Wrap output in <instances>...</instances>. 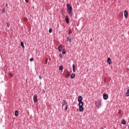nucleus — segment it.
<instances>
[{
  "label": "nucleus",
  "mask_w": 129,
  "mask_h": 129,
  "mask_svg": "<svg viewBox=\"0 0 129 129\" xmlns=\"http://www.w3.org/2000/svg\"><path fill=\"white\" fill-rule=\"evenodd\" d=\"M58 51H59V52H61V51H62V45H59L58 46Z\"/></svg>",
  "instance_id": "9"
},
{
  "label": "nucleus",
  "mask_w": 129,
  "mask_h": 129,
  "mask_svg": "<svg viewBox=\"0 0 129 129\" xmlns=\"http://www.w3.org/2000/svg\"><path fill=\"white\" fill-rule=\"evenodd\" d=\"M7 26L8 28H10V24L9 23V22H7L6 23Z\"/></svg>",
  "instance_id": "23"
},
{
  "label": "nucleus",
  "mask_w": 129,
  "mask_h": 129,
  "mask_svg": "<svg viewBox=\"0 0 129 129\" xmlns=\"http://www.w3.org/2000/svg\"><path fill=\"white\" fill-rule=\"evenodd\" d=\"M33 101H34V102H35V103H36V102H38V96H37L36 95H35L34 96Z\"/></svg>",
  "instance_id": "3"
},
{
  "label": "nucleus",
  "mask_w": 129,
  "mask_h": 129,
  "mask_svg": "<svg viewBox=\"0 0 129 129\" xmlns=\"http://www.w3.org/2000/svg\"><path fill=\"white\" fill-rule=\"evenodd\" d=\"M68 109V106H66L65 108H64V111H66Z\"/></svg>",
  "instance_id": "25"
},
{
  "label": "nucleus",
  "mask_w": 129,
  "mask_h": 129,
  "mask_svg": "<svg viewBox=\"0 0 129 129\" xmlns=\"http://www.w3.org/2000/svg\"><path fill=\"white\" fill-rule=\"evenodd\" d=\"M101 107V101H98V104L97 105V108L98 109Z\"/></svg>",
  "instance_id": "6"
},
{
  "label": "nucleus",
  "mask_w": 129,
  "mask_h": 129,
  "mask_svg": "<svg viewBox=\"0 0 129 129\" xmlns=\"http://www.w3.org/2000/svg\"><path fill=\"white\" fill-rule=\"evenodd\" d=\"M107 63L109 64H111V59L109 57L107 58Z\"/></svg>",
  "instance_id": "10"
},
{
  "label": "nucleus",
  "mask_w": 129,
  "mask_h": 129,
  "mask_svg": "<svg viewBox=\"0 0 129 129\" xmlns=\"http://www.w3.org/2000/svg\"><path fill=\"white\" fill-rule=\"evenodd\" d=\"M67 41L69 42V43H71V38L70 37H68Z\"/></svg>",
  "instance_id": "15"
},
{
  "label": "nucleus",
  "mask_w": 129,
  "mask_h": 129,
  "mask_svg": "<svg viewBox=\"0 0 129 129\" xmlns=\"http://www.w3.org/2000/svg\"><path fill=\"white\" fill-rule=\"evenodd\" d=\"M59 57H60V58H63V56L62 55V54L60 53L59 54Z\"/></svg>",
  "instance_id": "24"
},
{
  "label": "nucleus",
  "mask_w": 129,
  "mask_h": 129,
  "mask_svg": "<svg viewBox=\"0 0 129 129\" xmlns=\"http://www.w3.org/2000/svg\"><path fill=\"white\" fill-rule=\"evenodd\" d=\"M69 34H72V31H71V29L69 30Z\"/></svg>",
  "instance_id": "30"
},
{
  "label": "nucleus",
  "mask_w": 129,
  "mask_h": 129,
  "mask_svg": "<svg viewBox=\"0 0 129 129\" xmlns=\"http://www.w3.org/2000/svg\"><path fill=\"white\" fill-rule=\"evenodd\" d=\"M29 61L30 62H33V61H34V58H30Z\"/></svg>",
  "instance_id": "22"
},
{
  "label": "nucleus",
  "mask_w": 129,
  "mask_h": 129,
  "mask_svg": "<svg viewBox=\"0 0 129 129\" xmlns=\"http://www.w3.org/2000/svg\"><path fill=\"white\" fill-rule=\"evenodd\" d=\"M45 64H48V58L46 59Z\"/></svg>",
  "instance_id": "26"
},
{
  "label": "nucleus",
  "mask_w": 129,
  "mask_h": 129,
  "mask_svg": "<svg viewBox=\"0 0 129 129\" xmlns=\"http://www.w3.org/2000/svg\"><path fill=\"white\" fill-rule=\"evenodd\" d=\"M65 20L67 24H69V18H68V16H66Z\"/></svg>",
  "instance_id": "8"
},
{
  "label": "nucleus",
  "mask_w": 129,
  "mask_h": 129,
  "mask_svg": "<svg viewBox=\"0 0 129 129\" xmlns=\"http://www.w3.org/2000/svg\"><path fill=\"white\" fill-rule=\"evenodd\" d=\"M126 96H129V89H127L126 92Z\"/></svg>",
  "instance_id": "18"
},
{
  "label": "nucleus",
  "mask_w": 129,
  "mask_h": 129,
  "mask_svg": "<svg viewBox=\"0 0 129 129\" xmlns=\"http://www.w3.org/2000/svg\"><path fill=\"white\" fill-rule=\"evenodd\" d=\"M121 123L122 124H126V121L125 120L123 119L121 120Z\"/></svg>",
  "instance_id": "12"
},
{
  "label": "nucleus",
  "mask_w": 129,
  "mask_h": 129,
  "mask_svg": "<svg viewBox=\"0 0 129 129\" xmlns=\"http://www.w3.org/2000/svg\"><path fill=\"white\" fill-rule=\"evenodd\" d=\"M73 71L74 73H75V65L73 64Z\"/></svg>",
  "instance_id": "16"
},
{
  "label": "nucleus",
  "mask_w": 129,
  "mask_h": 129,
  "mask_svg": "<svg viewBox=\"0 0 129 129\" xmlns=\"http://www.w3.org/2000/svg\"><path fill=\"white\" fill-rule=\"evenodd\" d=\"M62 54L64 55V54L66 53V50L65 49V48H63L62 49Z\"/></svg>",
  "instance_id": "19"
},
{
  "label": "nucleus",
  "mask_w": 129,
  "mask_h": 129,
  "mask_svg": "<svg viewBox=\"0 0 129 129\" xmlns=\"http://www.w3.org/2000/svg\"><path fill=\"white\" fill-rule=\"evenodd\" d=\"M15 116L19 115V111H18V110L15 111Z\"/></svg>",
  "instance_id": "17"
},
{
  "label": "nucleus",
  "mask_w": 129,
  "mask_h": 129,
  "mask_svg": "<svg viewBox=\"0 0 129 129\" xmlns=\"http://www.w3.org/2000/svg\"><path fill=\"white\" fill-rule=\"evenodd\" d=\"M2 13H6V9H3V10H2Z\"/></svg>",
  "instance_id": "27"
},
{
  "label": "nucleus",
  "mask_w": 129,
  "mask_h": 129,
  "mask_svg": "<svg viewBox=\"0 0 129 129\" xmlns=\"http://www.w3.org/2000/svg\"><path fill=\"white\" fill-rule=\"evenodd\" d=\"M127 16H128V13L127 12V11H124V17L125 19L127 18Z\"/></svg>",
  "instance_id": "5"
},
{
  "label": "nucleus",
  "mask_w": 129,
  "mask_h": 129,
  "mask_svg": "<svg viewBox=\"0 0 129 129\" xmlns=\"http://www.w3.org/2000/svg\"><path fill=\"white\" fill-rule=\"evenodd\" d=\"M59 70H63L64 68H63V66H60L59 68Z\"/></svg>",
  "instance_id": "20"
},
{
  "label": "nucleus",
  "mask_w": 129,
  "mask_h": 129,
  "mask_svg": "<svg viewBox=\"0 0 129 129\" xmlns=\"http://www.w3.org/2000/svg\"><path fill=\"white\" fill-rule=\"evenodd\" d=\"M61 104H62V107H63L64 106V105H65V104L67 105V101H66V100H63Z\"/></svg>",
  "instance_id": "7"
},
{
  "label": "nucleus",
  "mask_w": 129,
  "mask_h": 129,
  "mask_svg": "<svg viewBox=\"0 0 129 129\" xmlns=\"http://www.w3.org/2000/svg\"><path fill=\"white\" fill-rule=\"evenodd\" d=\"M71 78L72 79L75 78V74L72 73L71 75Z\"/></svg>",
  "instance_id": "11"
},
{
  "label": "nucleus",
  "mask_w": 129,
  "mask_h": 129,
  "mask_svg": "<svg viewBox=\"0 0 129 129\" xmlns=\"http://www.w3.org/2000/svg\"><path fill=\"white\" fill-rule=\"evenodd\" d=\"M66 78H68L70 77V74H69V72H67V74L66 76Z\"/></svg>",
  "instance_id": "14"
},
{
  "label": "nucleus",
  "mask_w": 129,
  "mask_h": 129,
  "mask_svg": "<svg viewBox=\"0 0 129 129\" xmlns=\"http://www.w3.org/2000/svg\"><path fill=\"white\" fill-rule=\"evenodd\" d=\"M29 2V0H25V3H28Z\"/></svg>",
  "instance_id": "32"
},
{
  "label": "nucleus",
  "mask_w": 129,
  "mask_h": 129,
  "mask_svg": "<svg viewBox=\"0 0 129 129\" xmlns=\"http://www.w3.org/2000/svg\"><path fill=\"white\" fill-rule=\"evenodd\" d=\"M24 21H25V22H27V21H28V18H25L24 19Z\"/></svg>",
  "instance_id": "28"
},
{
  "label": "nucleus",
  "mask_w": 129,
  "mask_h": 129,
  "mask_svg": "<svg viewBox=\"0 0 129 129\" xmlns=\"http://www.w3.org/2000/svg\"><path fill=\"white\" fill-rule=\"evenodd\" d=\"M21 46L23 49H25V45H24V42L23 41L21 42Z\"/></svg>",
  "instance_id": "13"
},
{
  "label": "nucleus",
  "mask_w": 129,
  "mask_h": 129,
  "mask_svg": "<svg viewBox=\"0 0 129 129\" xmlns=\"http://www.w3.org/2000/svg\"><path fill=\"white\" fill-rule=\"evenodd\" d=\"M9 75H10V76H11V77H13L14 76V75H13V74H12V73H10Z\"/></svg>",
  "instance_id": "29"
},
{
  "label": "nucleus",
  "mask_w": 129,
  "mask_h": 129,
  "mask_svg": "<svg viewBox=\"0 0 129 129\" xmlns=\"http://www.w3.org/2000/svg\"><path fill=\"white\" fill-rule=\"evenodd\" d=\"M52 32H53V29L52 28H49V33H52Z\"/></svg>",
  "instance_id": "21"
},
{
  "label": "nucleus",
  "mask_w": 129,
  "mask_h": 129,
  "mask_svg": "<svg viewBox=\"0 0 129 129\" xmlns=\"http://www.w3.org/2000/svg\"><path fill=\"white\" fill-rule=\"evenodd\" d=\"M39 78L42 79V76H39Z\"/></svg>",
  "instance_id": "31"
},
{
  "label": "nucleus",
  "mask_w": 129,
  "mask_h": 129,
  "mask_svg": "<svg viewBox=\"0 0 129 129\" xmlns=\"http://www.w3.org/2000/svg\"><path fill=\"white\" fill-rule=\"evenodd\" d=\"M103 98L105 100H106L107 99H108V95H107V94H104L103 95Z\"/></svg>",
  "instance_id": "4"
},
{
  "label": "nucleus",
  "mask_w": 129,
  "mask_h": 129,
  "mask_svg": "<svg viewBox=\"0 0 129 129\" xmlns=\"http://www.w3.org/2000/svg\"><path fill=\"white\" fill-rule=\"evenodd\" d=\"M7 6H8V4H6V7H7Z\"/></svg>",
  "instance_id": "33"
},
{
  "label": "nucleus",
  "mask_w": 129,
  "mask_h": 129,
  "mask_svg": "<svg viewBox=\"0 0 129 129\" xmlns=\"http://www.w3.org/2000/svg\"><path fill=\"white\" fill-rule=\"evenodd\" d=\"M67 13L68 14H69L70 17H72V15H73V9L72 8V7H71V6L70 5V4H68L67 5Z\"/></svg>",
  "instance_id": "2"
},
{
  "label": "nucleus",
  "mask_w": 129,
  "mask_h": 129,
  "mask_svg": "<svg viewBox=\"0 0 129 129\" xmlns=\"http://www.w3.org/2000/svg\"><path fill=\"white\" fill-rule=\"evenodd\" d=\"M82 100H83V97L82 96H79L78 98V101L79 102V110L80 112H82L84 110V108H83L84 103Z\"/></svg>",
  "instance_id": "1"
}]
</instances>
